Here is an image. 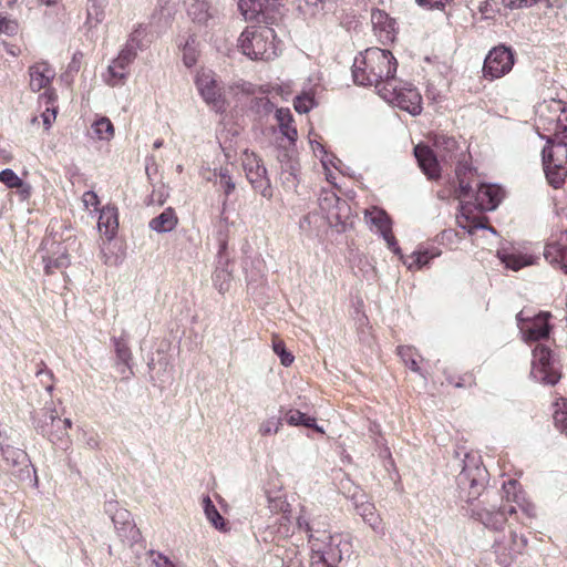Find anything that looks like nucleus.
Here are the masks:
<instances>
[{
  "label": "nucleus",
  "instance_id": "obj_12",
  "mask_svg": "<svg viewBox=\"0 0 567 567\" xmlns=\"http://www.w3.org/2000/svg\"><path fill=\"white\" fill-rule=\"evenodd\" d=\"M530 375L534 380L549 385L556 384L560 379L550 350L544 346H537L533 351Z\"/></svg>",
  "mask_w": 567,
  "mask_h": 567
},
{
  "label": "nucleus",
  "instance_id": "obj_61",
  "mask_svg": "<svg viewBox=\"0 0 567 567\" xmlns=\"http://www.w3.org/2000/svg\"><path fill=\"white\" fill-rule=\"evenodd\" d=\"M4 49L7 53H9L12 56H18L21 52V50L18 47L9 43H4Z\"/></svg>",
  "mask_w": 567,
  "mask_h": 567
},
{
  "label": "nucleus",
  "instance_id": "obj_55",
  "mask_svg": "<svg viewBox=\"0 0 567 567\" xmlns=\"http://www.w3.org/2000/svg\"><path fill=\"white\" fill-rule=\"evenodd\" d=\"M152 564L151 567H168L173 561L161 553H151Z\"/></svg>",
  "mask_w": 567,
  "mask_h": 567
},
{
  "label": "nucleus",
  "instance_id": "obj_31",
  "mask_svg": "<svg viewBox=\"0 0 567 567\" xmlns=\"http://www.w3.org/2000/svg\"><path fill=\"white\" fill-rule=\"evenodd\" d=\"M320 206L323 210H327L329 217L340 219L342 216L346 217L344 213L349 210V206L344 200H341L334 193H327L320 198Z\"/></svg>",
  "mask_w": 567,
  "mask_h": 567
},
{
  "label": "nucleus",
  "instance_id": "obj_59",
  "mask_svg": "<svg viewBox=\"0 0 567 567\" xmlns=\"http://www.w3.org/2000/svg\"><path fill=\"white\" fill-rule=\"evenodd\" d=\"M297 524L300 529H305L308 533V537L310 536V534L318 535V533H319V532L313 533L312 527L310 526L308 519L306 518V516L303 514H300L298 516Z\"/></svg>",
  "mask_w": 567,
  "mask_h": 567
},
{
  "label": "nucleus",
  "instance_id": "obj_48",
  "mask_svg": "<svg viewBox=\"0 0 567 567\" xmlns=\"http://www.w3.org/2000/svg\"><path fill=\"white\" fill-rule=\"evenodd\" d=\"M272 350L280 358L282 365L289 367L293 362L295 357L289 351H287L282 340L275 339L272 341Z\"/></svg>",
  "mask_w": 567,
  "mask_h": 567
},
{
  "label": "nucleus",
  "instance_id": "obj_29",
  "mask_svg": "<svg viewBox=\"0 0 567 567\" xmlns=\"http://www.w3.org/2000/svg\"><path fill=\"white\" fill-rule=\"evenodd\" d=\"M437 256H440V250L435 248H419L410 256H401V259L409 269H421L423 266H426L431 259Z\"/></svg>",
  "mask_w": 567,
  "mask_h": 567
},
{
  "label": "nucleus",
  "instance_id": "obj_22",
  "mask_svg": "<svg viewBox=\"0 0 567 567\" xmlns=\"http://www.w3.org/2000/svg\"><path fill=\"white\" fill-rule=\"evenodd\" d=\"M503 492L506 502L515 503L528 517L535 516V506L526 498L525 493L519 488L515 480L505 482L503 484Z\"/></svg>",
  "mask_w": 567,
  "mask_h": 567
},
{
  "label": "nucleus",
  "instance_id": "obj_20",
  "mask_svg": "<svg viewBox=\"0 0 567 567\" xmlns=\"http://www.w3.org/2000/svg\"><path fill=\"white\" fill-rule=\"evenodd\" d=\"M373 32L383 44L393 42L396 37V22L386 12L374 9L371 12Z\"/></svg>",
  "mask_w": 567,
  "mask_h": 567
},
{
  "label": "nucleus",
  "instance_id": "obj_43",
  "mask_svg": "<svg viewBox=\"0 0 567 567\" xmlns=\"http://www.w3.org/2000/svg\"><path fill=\"white\" fill-rule=\"evenodd\" d=\"M112 520L118 530L125 532L128 529L131 533H134V524L128 511L124 508L117 509L112 516Z\"/></svg>",
  "mask_w": 567,
  "mask_h": 567
},
{
  "label": "nucleus",
  "instance_id": "obj_46",
  "mask_svg": "<svg viewBox=\"0 0 567 567\" xmlns=\"http://www.w3.org/2000/svg\"><path fill=\"white\" fill-rule=\"evenodd\" d=\"M197 56L195 39L190 38L183 48V62L187 68H190L197 62Z\"/></svg>",
  "mask_w": 567,
  "mask_h": 567
},
{
  "label": "nucleus",
  "instance_id": "obj_2",
  "mask_svg": "<svg viewBox=\"0 0 567 567\" xmlns=\"http://www.w3.org/2000/svg\"><path fill=\"white\" fill-rule=\"evenodd\" d=\"M398 62L389 50L369 48L355 56L352 65L354 83L379 89L393 84Z\"/></svg>",
  "mask_w": 567,
  "mask_h": 567
},
{
  "label": "nucleus",
  "instance_id": "obj_58",
  "mask_svg": "<svg viewBox=\"0 0 567 567\" xmlns=\"http://www.w3.org/2000/svg\"><path fill=\"white\" fill-rule=\"evenodd\" d=\"M451 0H416V2L421 7H425L429 9L433 8H443L446 3H449Z\"/></svg>",
  "mask_w": 567,
  "mask_h": 567
},
{
  "label": "nucleus",
  "instance_id": "obj_56",
  "mask_svg": "<svg viewBox=\"0 0 567 567\" xmlns=\"http://www.w3.org/2000/svg\"><path fill=\"white\" fill-rule=\"evenodd\" d=\"M82 202L86 208H89V207L96 208L97 205L100 204L99 197L93 190L85 192L82 196Z\"/></svg>",
  "mask_w": 567,
  "mask_h": 567
},
{
  "label": "nucleus",
  "instance_id": "obj_1",
  "mask_svg": "<svg viewBox=\"0 0 567 567\" xmlns=\"http://www.w3.org/2000/svg\"><path fill=\"white\" fill-rule=\"evenodd\" d=\"M537 130L546 140L542 152L543 169L547 183L559 189L567 178V106L559 100H550L539 105L537 110Z\"/></svg>",
  "mask_w": 567,
  "mask_h": 567
},
{
  "label": "nucleus",
  "instance_id": "obj_33",
  "mask_svg": "<svg viewBox=\"0 0 567 567\" xmlns=\"http://www.w3.org/2000/svg\"><path fill=\"white\" fill-rule=\"evenodd\" d=\"M276 120L282 135H285L290 142H295L298 133L296 127L292 125V114L290 110L284 107L278 109L276 111Z\"/></svg>",
  "mask_w": 567,
  "mask_h": 567
},
{
  "label": "nucleus",
  "instance_id": "obj_50",
  "mask_svg": "<svg viewBox=\"0 0 567 567\" xmlns=\"http://www.w3.org/2000/svg\"><path fill=\"white\" fill-rule=\"evenodd\" d=\"M18 21L0 13V34L13 37L18 33Z\"/></svg>",
  "mask_w": 567,
  "mask_h": 567
},
{
  "label": "nucleus",
  "instance_id": "obj_19",
  "mask_svg": "<svg viewBox=\"0 0 567 567\" xmlns=\"http://www.w3.org/2000/svg\"><path fill=\"white\" fill-rule=\"evenodd\" d=\"M134 60L135 55L130 50L122 49L103 74L104 82L113 87L124 84L128 76L127 68Z\"/></svg>",
  "mask_w": 567,
  "mask_h": 567
},
{
  "label": "nucleus",
  "instance_id": "obj_37",
  "mask_svg": "<svg viewBox=\"0 0 567 567\" xmlns=\"http://www.w3.org/2000/svg\"><path fill=\"white\" fill-rule=\"evenodd\" d=\"M285 420L288 424L293 426L303 425L306 427L315 429L320 433L323 432L322 427L317 426L315 417L308 416L298 410H289L285 415Z\"/></svg>",
  "mask_w": 567,
  "mask_h": 567
},
{
  "label": "nucleus",
  "instance_id": "obj_44",
  "mask_svg": "<svg viewBox=\"0 0 567 567\" xmlns=\"http://www.w3.org/2000/svg\"><path fill=\"white\" fill-rule=\"evenodd\" d=\"M502 261L507 268L519 270L520 268L530 265L532 258L523 255L511 254L504 255L502 257Z\"/></svg>",
  "mask_w": 567,
  "mask_h": 567
},
{
  "label": "nucleus",
  "instance_id": "obj_6",
  "mask_svg": "<svg viewBox=\"0 0 567 567\" xmlns=\"http://www.w3.org/2000/svg\"><path fill=\"white\" fill-rule=\"evenodd\" d=\"M379 95L389 104L411 115H419L422 112V96L410 83L394 80L392 85L379 89Z\"/></svg>",
  "mask_w": 567,
  "mask_h": 567
},
{
  "label": "nucleus",
  "instance_id": "obj_57",
  "mask_svg": "<svg viewBox=\"0 0 567 567\" xmlns=\"http://www.w3.org/2000/svg\"><path fill=\"white\" fill-rule=\"evenodd\" d=\"M383 239L386 241L388 247L396 255L401 256V249L398 246V243L392 234V229L389 230V233H385L382 235Z\"/></svg>",
  "mask_w": 567,
  "mask_h": 567
},
{
  "label": "nucleus",
  "instance_id": "obj_40",
  "mask_svg": "<svg viewBox=\"0 0 567 567\" xmlns=\"http://www.w3.org/2000/svg\"><path fill=\"white\" fill-rule=\"evenodd\" d=\"M316 106L312 90L303 91L295 97L293 107L300 114H306Z\"/></svg>",
  "mask_w": 567,
  "mask_h": 567
},
{
  "label": "nucleus",
  "instance_id": "obj_15",
  "mask_svg": "<svg viewBox=\"0 0 567 567\" xmlns=\"http://www.w3.org/2000/svg\"><path fill=\"white\" fill-rule=\"evenodd\" d=\"M357 514L369 527L379 535H384V523L375 505L363 492L351 496Z\"/></svg>",
  "mask_w": 567,
  "mask_h": 567
},
{
  "label": "nucleus",
  "instance_id": "obj_11",
  "mask_svg": "<svg viewBox=\"0 0 567 567\" xmlns=\"http://www.w3.org/2000/svg\"><path fill=\"white\" fill-rule=\"evenodd\" d=\"M472 186L470 183L465 182L464 178H460L457 196L461 203V213L457 215V225L463 229L467 230L472 234L476 229L487 228L492 233L495 234V229L493 227H488L484 223V217L481 216H472Z\"/></svg>",
  "mask_w": 567,
  "mask_h": 567
},
{
  "label": "nucleus",
  "instance_id": "obj_8",
  "mask_svg": "<svg viewBox=\"0 0 567 567\" xmlns=\"http://www.w3.org/2000/svg\"><path fill=\"white\" fill-rule=\"evenodd\" d=\"M241 164L251 187L264 198L271 199L274 192L262 161L254 152L246 150L241 155Z\"/></svg>",
  "mask_w": 567,
  "mask_h": 567
},
{
  "label": "nucleus",
  "instance_id": "obj_60",
  "mask_svg": "<svg viewBox=\"0 0 567 567\" xmlns=\"http://www.w3.org/2000/svg\"><path fill=\"white\" fill-rule=\"evenodd\" d=\"M19 189L20 195L23 198H28L31 195V186L22 181V186L17 187Z\"/></svg>",
  "mask_w": 567,
  "mask_h": 567
},
{
  "label": "nucleus",
  "instance_id": "obj_51",
  "mask_svg": "<svg viewBox=\"0 0 567 567\" xmlns=\"http://www.w3.org/2000/svg\"><path fill=\"white\" fill-rule=\"evenodd\" d=\"M0 183L4 184L8 188L22 186V179L10 168L0 172Z\"/></svg>",
  "mask_w": 567,
  "mask_h": 567
},
{
  "label": "nucleus",
  "instance_id": "obj_18",
  "mask_svg": "<svg viewBox=\"0 0 567 567\" xmlns=\"http://www.w3.org/2000/svg\"><path fill=\"white\" fill-rule=\"evenodd\" d=\"M196 86L204 101L214 107H220L221 87L212 70H200L195 80Z\"/></svg>",
  "mask_w": 567,
  "mask_h": 567
},
{
  "label": "nucleus",
  "instance_id": "obj_35",
  "mask_svg": "<svg viewBox=\"0 0 567 567\" xmlns=\"http://www.w3.org/2000/svg\"><path fill=\"white\" fill-rule=\"evenodd\" d=\"M434 146L436 148L437 155L443 159H451L455 155V151L457 150V143L453 137L437 135L434 140Z\"/></svg>",
  "mask_w": 567,
  "mask_h": 567
},
{
  "label": "nucleus",
  "instance_id": "obj_41",
  "mask_svg": "<svg viewBox=\"0 0 567 567\" xmlns=\"http://www.w3.org/2000/svg\"><path fill=\"white\" fill-rule=\"evenodd\" d=\"M231 279V272L227 268H217L213 276L214 286L220 293L230 289Z\"/></svg>",
  "mask_w": 567,
  "mask_h": 567
},
{
  "label": "nucleus",
  "instance_id": "obj_63",
  "mask_svg": "<svg viewBox=\"0 0 567 567\" xmlns=\"http://www.w3.org/2000/svg\"><path fill=\"white\" fill-rule=\"evenodd\" d=\"M310 218L311 216L310 215H306L302 217V219L300 220L299 225H300V228L302 230H305L307 228V226L310 225Z\"/></svg>",
  "mask_w": 567,
  "mask_h": 567
},
{
  "label": "nucleus",
  "instance_id": "obj_27",
  "mask_svg": "<svg viewBox=\"0 0 567 567\" xmlns=\"http://www.w3.org/2000/svg\"><path fill=\"white\" fill-rule=\"evenodd\" d=\"M364 219L371 229L380 233L381 236L391 229V220L388 214L378 207L365 209Z\"/></svg>",
  "mask_w": 567,
  "mask_h": 567
},
{
  "label": "nucleus",
  "instance_id": "obj_38",
  "mask_svg": "<svg viewBox=\"0 0 567 567\" xmlns=\"http://www.w3.org/2000/svg\"><path fill=\"white\" fill-rule=\"evenodd\" d=\"M398 354L404 362V364L413 372L421 374L423 378L425 375L422 373L421 368L417 362L419 353L412 347H399Z\"/></svg>",
  "mask_w": 567,
  "mask_h": 567
},
{
  "label": "nucleus",
  "instance_id": "obj_39",
  "mask_svg": "<svg viewBox=\"0 0 567 567\" xmlns=\"http://www.w3.org/2000/svg\"><path fill=\"white\" fill-rule=\"evenodd\" d=\"M203 507L206 518L213 524V526L217 529H224L225 522L216 506L213 504L209 496H205L203 498Z\"/></svg>",
  "mask_w": 567,
  "mask_h": 567
},
{
  "label": "nucleus",
  "instance_id": "obj_52",
  "mask_svg": "<svg viewBox=\"0 0 567 567\" xmlns=\"http://www.w3.org/2000/svg\"><path fill=\"white\" fill-rule=\"evenodd\" d=\"M37 377L39 378L40 382L44 385L45 390L48 392L53 391V373L51 370L47 369L45 364L41 362L39 364V369L35 372Z\"/></svg>",
  "mask_w": 567,
  "mask_h": 567
},
{
  "label": "nucleus",
  "instance_id": "obj_64",
  "mask_svg": "<svg viewBox=\"0 0 567 567\" xmlns=\"http://www.w3.org/2000/svg\"><path fill=\"white\" fill-rule=\"evenodd\" d=\"M48 7H53V8H56V9H61L62 8V4L60 2V0H47V4Z\"/></svg>",
  "mask_w": 567,
  "mask_h": 567
},
{
  "label": "nucleus",
  "instance_id": "obj_21",
  "mask_svg": "<svg viewBox=\"0 0 567 567\" xmlns=\"http://www.w3.org/2000/svg\"><path fill=\"white\" fill-rule=\"evenodd\" d=\"M503 198L502 189L496 185L481 184L475 193V202L472 203L474 208L480 212L494 210Z\"/></svg>",
  "mask_w": 567,
  "mask_h": 567
},
{
  "label": "nucleus",
  "instance_id": "obj_32",
  "mask_svg": "<svg viewBox=\"0 0 567 567\" xmlns=\"http://www.w3.org/2000/svg\"><path fill=\"white\" fill-rule=\"evenodd\" d=\"M208 182L215 181L228 197L236 188L230 171L227 167L215 168L205 177Z\"/></svg>",
  "mask_w": 567,
  "mask_h": 567
},
{
  "label": "nucleus",
  "instance_id": "obj_16",
  "mask_svg": "<svg viewBox=\"0 0 567 567\" xmlns=\"http://www.w3.org/2000/svg\"><path fill=\"white\" fill-rule=\"evenodd\" d=\"M516 513V507L511 502H506L499 507L491 505L489 507L477 508L473 511V515L487 528L499 530L506 522L507 515Z\"/></svg>",
  "mask_w": 567,
  "mask_h": 567
},
{
  "label": "nucleus",
  "instance_id": "obj_54",
  "mask_svg": "<svg viewBox=\"0 0 567 567\" xmlns=\"http://www.w3.org/2000/svg\"><path fill=\"white\" fill-rule=\"evenodd\" d=\"M45 105H47V109L42 113L41 117H42L43 124L45 126V130H49L51 127L52 123L55 121L56 107H54V106L50 107L49 106L50 104H45Z\"/></svg>",
  "mask_w": 567,
  "mask_h": 567
},
{
  "label": "nucleus",
  "instance_id": "obj_28",
  "mask_svg": "<svg viewBox=\"0 0 567 567\" xmlns=\"http://www.w3.org/2000/svg\"><path fill=\"white\" fill-rule=\"evenodd\" d=\"M1 451L4 461L9 466L19 467L20 472H30V460L23 450L7 445L1 447Z\"/></svg>",
  "mask_w": 567,
  "mask_h": 567
},
{
  "label": "nucleus",
  "instance_id": "obj_3",
  "mask_svg": "<svg viewBox=\"0 0 567 567\" xmlns=\"http://www.w3.org/2000/svg\"><path fill=\"white\" fill-rule=\"evenodd\" d=\"M238 43L241 52L251 60L269 61L278 55L276 33L269 27L246 28Z\"/></svg>",
  "mask_w": 567,
  "mask_h": 567
},
{
  "label": "nucleus",
  "instance_id": "obj_4",
  "mask_svg": "<svg viewBox=\"0 0 567 567\" xmlns=\"http://www.w3.org/2000/svg\"><path fill=\"white\" fill-rule=\"evenodd\" d=\"M32 421L37 432L47 437L52 444L62 450L69 447V429L72 426V421L61 419L52 402L34 412Z\"/></svg>",
  "mask_w": 567,
  "mask_h": 567
},
{
  "label": "nucleus",
  "instance_id": "obj_7",
  "mask_svg": "<svg viewBox=\"0 0 567 567\" xmlns=\"http://www.w3.org/2000/svg\"><path fill=\"white\" fill-rule=\"evenodd\" d=\"M486 475V468L480 464L478 458L466 455L464 466L456 478L461 497L466 502L476 499L484 488Z\"/></svg>",
  "mask_w": 567,
  "mask_h": 567
},
{
  "label": "nucleus",
  "instance_id": "obj_23",
  "mask_svg": "<svg viewBox=\"0 0 567 567\" xmlns=\"http://www.w3.org/2000/svg\"><path fill=\"white\" fill-rule=\"evenodd\" d=\"M545 259L567 274V231L558 240L550 241L544 249Z\"/></svg>",
  "mask_w": 567,
  "mask_h": 567
},
{
  "label": "nucleus",
  "instance_id": "obj_10",
  "mask_svg": "<svg viewBox=\"0 0 567 567\" xmlns=\"http://www.w3.org/2000/svg\"><path fill=\"white\" fill-rule=\"evenodd\" d=\"M514 63L513 50L505 45H497L488 52L484 60L483 76L491 81L501 79L512 71Z\"/></svg>",
  "mask_w": 567,
  "mask_h": 567
},
{
  "label": "nucleus",
  "instance_id": "obj_13",
  "mask_svg": "<svg viewBox=\"0 0 567 567\" xmlns=\"http://www.w3.org/2000/svg\"><path fill=\"white\" fill-rule=\"evenodd\" d=\"M549 313L540 312L529 317L524 310L517 315L519 330L526 341H538L549 334Z\"/></svg>",
  "mask_w": 567,
  "mask_h": 567
},
{
  "label": "nucleus",
  "instance_id": "obj_47",
  "mask_svg": "<svg viewBox=\"0 0 567 567\" xmlns=\"http://www.w3.org/2000/svg\"><path fill=\"white\" fill-rule=\"evenodd\" d=\"M282 421L280 417L271 416L261 422L259 433L262 436L276 434L281 429Z\"/></svg>",
  "mask_w": 567,
  "mask_h": 567
},
{
  "label": "nucleus",
  "instance_id": "obj_17",
  "mask_svg": "<svg viewBox=\"0 0 567 567\" xmlns=\"http://www.w3.org/2000/svg\"><path fill=\"white\" fill-rule=\"evenodd\" d=\"M238 9L247 21L262 18V21L269 22L275 19L278 6L272 0H239Z\"/></svg>",
  "mask_w": 567,
  "mask_h": 567
},
{
  "label": "nucleus",
  "instance_id": "obj_62",
  "mask_svg": "<svg viewBox=\"0 0 567 567\" xmlns=\"http://www.w3.org/2000/svg\"><path fill=\"white\" fill-rule=\"evenodd\" d=\"M18 0H0V9H11Z\"/></svg>",
  "mask_w": 567,
  "mask_h": 567
},
{
  "label": "nucleus",
  "instance_id": "obj_49",
  "mask_svg": "<svg viewBox=\"0 0 567 567\" xmlns=\"http://www.w3.org/2000/svg\"><path fill=\"white\" fill-rule=\"evenodd\" d=\"M557 410L554 413V421L556 426L563 432L565 425H567V400L560 399V402L556 403Z\"/></svg>",
  "mask_w": 567,
  "mask_h": 567
},
{
  "label": "nucleus",
  "instance_id": "obj_14",
  "mask_svg": "<svg viewBox=\"0 0 567 567\" xmlns=\"http://www.w3.org/2000/svg\"><path fill=\"white\" fill-rule=\"evenodd\" d=\"M186 12L192 23L198 29L214 28L219 21V11L210 0H192Z\"/></svg>",
  "mask_w": 567,
  "mask_h": 567
},
{
  "label": "nucleus",
  "instance_id": "obj_53",
  "mask_svg": "<svg viewBox=\"0 0 567 567\" xmlns=\"http://www.w3.org/2000/svg\"><path fill=\"white\" fill-rule=\"evenodd\" d=\"M478 11L482 13L484 19H493L497 11L496 3L493 0H485L481 2Z\"/></svg>",
  "mask_w": 567,
  "mask_h": 567
},
{
  "label": "nucleus",
  "instance_id": "obj_5",
  "mask_svg": "<svg viewBox=\"0 0 567 567\" xmlns=\"http://www.w3.org/2000/svg\"><path fill=\"white\" fill-rule=\"evenodd\" d=\"M311 567H337L342 560V542L327 532L310 534Z\"/></svg>",
  "mask_w": 567,
  "mask_h": 567
},
{
  "label": "nucleus",
  "instance_id": "obj_26",
  "mask_svg": "<svg viewBox=\"0 0 567 567\" xmlns=\"http://www.w3.org/2000/svg\"><path fill=\"white\" fill-rule=\"evenodd\" d=\"M53 256H43L44 269L47 274H53L56 269H64L70 264L69 255L60 243H52Z\"/></svg>",
  "mask_w": 567,
  "mask_h": 567
},
{
  "label": "nucleus",
  "instance_id": "obj_25",
  "mask_svg": "<svg viewBox=\"0 0 567 567\" xmlns=\"http://www.w3.org/2000/svg\"><path fill=\"white\" fill-rule=\"evenodd\" d=\"M97 229L109 241L116 236L118 229V214L115 206L107 205L100 210Z\"/></svg>",
  "mask_w": 567,
  "mask_h": 567
},
{
  "label": "nucleus",
  "instance_id": "obj_24",
  "mask_svg": "<svg viewBox=\"0 0 567 567\" xmlns=\"http://www.w3.org/2000/svg\"><path fill=\"white\" fill-rule=\"evenodd\" d=\"M414 155L420 168L430 179L440 177V166L436 155L429 146L416 145L414 147Z\"/></svg>",
  "mask_w": 567,
  "mask_h": 567
},
{
  "label": "nucleus",
  "instance_id": "obj_45",
  "mask_svg": "<svg viewBox=\"0 0 567 567\" xmlns=\"http://www.w3.org/2000/svg\"><path fill=\"white\" fill-rule=\"evenodd\" d=\"M114 347L117 360L125 367L130 368L132 353L126 341L123 339H114Z\"/></svg>",
  "mask_w": 567,
  "mask_h": 567
},
{
  "label": "nucleus",
  "instance_id": "obj_9",
  "mask_svg": "<svg viewBox=\"0 0 567 567\" xmlns=\"http://www.w3.org/2000/svg\"><path fill=\"white\" fill-rule=\"evenodd\" d=\"M29 87L32 92L44 90L40 95V100L45 104L55 102L58 95L55 90L50 89L52 81L55 78L54 68L47 61H38L31 64L28 69Z\"/></svg>",
  "mask_w": 567,
  "mask_h": 567
},
{
  "label": "nucleus",
  "instance_id": "obj_30",
  "mask_svg": "<svg viewBox=\"0 0 567 567\" xmlns=\"http://www.w3.org/2000/svg\"><path fill=\"white\" fill-rule=\"evenodd\" d=\"M178 218L173 208L168 207L158 216L151 219L148 226L156 233H169L177 226Z\"/></svg>",
  "mask_w": 567,
  "mask_h": 567
},
{
  "label": "nucleus",
  "instance_id": "obj_34",
  "mask_svg": "<svg viewBox=\"0 0 567 567\" xmlns=\"http://www.w3.org/2000/svg\"><path fill=\"white\" fill-rule=\"evenodd\" d=\"M147 35L146 25L140 23L134 27L132 32L130 33L123 50H130V53L137 56L138 50H142L144 47V41Z\"/></svg>",
  "mask_w": 567,
  "mask_h": 567
},
{
  "label": "nucleus",
  "instance_id": "obj_36",
  "mask_svg": "<svg viewBox=\"0 0 567 567\" xmlns=\"http://www.w3.org/2000/svg\"><path fill=\"white\" fill-rule=\"evenodd\" d=\"M93 136L100 141H111L114 136V126L110 118L102 116L91 125Z\"/></svg>",
  "mask_w": 567,
  "mask_h": 567
},
{
  "label": "nucleus",
  "instance_id": "obj_42",
  "mask_svg": "<svg viewBox=\"0 0 567 567\" xmlns=\"http://www.w3.org/2000/svg\"><path fill=\"white\" fill-rule=\"evenodd\" d=\"M104 9L97 1H91L86 9V24L96 27L104 20Z\"/></svg>",
  "mask_w": 567,
  "mask_h": 567
}]
</instances>
